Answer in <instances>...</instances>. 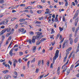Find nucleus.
I'll return each mask as SVG.
<instances>
[{
  "label": "nucleus",
  "mask_w": 79,
  "mask_h": 79,
  "mask_svg": "<svg viewBox=\"0 0 79 79\" xmlns=\"http://www.w3.org/2000/svg\"><path fill=\"white\" fill-rule=\"evenodd\" d=\"M59 54V51L58 50H57L56 51V53L55 54L53 58V61L52 62L54 64L55 60H56V59L58 57V54Z\"/></svg>",
  "instance_id": "f03ea898"
},
{
  "label": "nucleus",
  "mask_w": 79,
  "mask_h": 79,
  "mask_svg": "<svg viewBox=\"0 0 79 79\" xmlns=\"http://www.w3.org/2000/svg\"><path fill=\"white\" fill-rule=\"evenodd\" d=\"M18 27V24H16L14 27V29H17V27Z\"/></svg>",
  "instance_id": "c03bdc74"
},
{
  "label": "nucleus",
  "mask_w": 79,
  "mask_h": 79,
  "mask_svg": "<svg viewBox=\"0 0 79 79\" xmlns=\"http://www.w3.org/2000/svg\"><path fill=\"white\" fill-rule=\"evenodd\" d=\"M40 44V41H38L36 43V45H39Z\"/></svg>",
  "instance_id": "c85d7f7f"
},
{
  "label": "nucleus",
  "mask_w": 79,
  "mask_h": 79,
  "mask_svg": "<svg viewBox=\"0 0 79 79\" xmlns=\"http://www.w3.org/2000/svg\"><path fill=\"white\" fill-rule=\"evenodd\" d=\"M69 40L70 41V44H71V45L73 44V39L71 38V37H70Z\"/></svg>",
  "instance_id": "423d86ee"
},
{
  "label": "nucleus",
  "mask_w": 79,
  "mask_h": 79,
  "mask_svg": "<svg viewBox=\"0 0 79 79\" xmlns=\"http://www.w3.org/2000/svg\"><path fill=\"white\" fill-rule=\"evenodd\" d=\"M35 23L36 24H40L41 23L40 22H39L38 21H36L35 22Z\"/></svg>",
  "instance_id": "58836bf2"
},
{
  "label": "nucleus",
  "mask_w": 79,
  "mask_h": 79,
  "mask_svg": "<svg viewBox=\"0 0 79 79\" xmlns=\"http://www.w3.org/2000/svg\"><path fill=\"white\" fill-rule=\"evenodd\" d=\"M35 59L34 58L31 61V63L35 62Z\"/></svg>",
  "instance_id": "cd10ccee"
},
{
  "label": "nucleus",
  "mask_w": 79,
  "mask_h": 79,
  "mask_svg": "<svg viewBox=\"0 0 79 79\" xmlns=\"http://www.w3.org/2000/svg\"><path fill=\"white\" fill-rule=\"evenodd\" d=\"M13 51L12 50H10V52H9V54L10 55V56H12L13 55Z\"/></svg>",
  "instance_id": "dca6fc26"
},
{
  "label": "nucleus",
  "mask_w": 79,
  "mask_h": 79,
  "mask_svg": "<svg viewBox=\"0 0 79 79\" xmlns=\"http://www.w3.org/2000/svg\"><path fill=\"white\" fill-rule=\"evenodd\" d=\"M72 49V48L70 47L68 49L66 50V51H69H69H71V50Z\"/></svg>",
  "instance_id": "412c9836"
},
{
  "label": "nucleus",
  "mask_w": 79,
  "mask_h": 79,
  "mask_svg": "<svg viewBox=\"0 0 79 79\" xmlns=\"http://www.w3.org/2000/svg\"><path fill=\"white\" fill-rule=\"evenodd\" d=\"M41 63V60H40L38 62V65L39 66H40V63Z\"/></svg>",
  "instance_id": "6ab92c4d"
},
{
  "label": "nucleus",
  "mask_w": 79,
  "mask_h": 79,
  "mask_svg": "<svg viewBox=\"0 0 79 79\" xmlns=\"http://www.w3.org/2000/svg\"><path fill=\"white\" fill-rule=\"evenodd\" d=\"M4 1L3 0H0V3H3Z\"/></svg>",
  "instance_id": "4c0bfd02"
},
{
  "label": "nucleus",
  "mask_w": 79,
  "mask_h": 79,
  "mask_svg": "<svg viewBox=\"0 0 79 79\" xmlns=\"http://www.w3.org/2000/svg\"><path fill=\"white\" fill-rule=\"evenodd\" d=\"M26 20V19H21L19 20V21L20 22H23V21H24Z\"/></svg>",
  "instance_id": "f3484780"
},
{
  "label": "nucleus",
  "mask_w": 79,
  "mask_h": 79,
  "mask_svg": "<svg viewBox=\"0 0 79 79\" xmlns=\"http://www.w3.org/2000/svg\"><path fill=\"white\" fill-rule=\"evenodd\" d=\"M35 34H36V36H34L32 38L31 41L33 43H35V39L38 40V39L39 40L41 38H40V36L42 34V33L37 32H35Z\"/></svg>",
  "instance_id": "f257e3e1"
},
{
  "label": "nucleus",
  "mask_w": 79,
  "mask_h": 79,
  "mask_svg": "<svg viewBox=\"0 0 79 79\" xmlns=\"http://www.w3.org/2000/svg\"><path fill=\"white\" fill-rule=\"evenodd\" d=\"M50 64V61L49 60H48L47 63V64L48 66H49V64Z\"/></svg>",
  "instance_id": "e433bc0d"
},
{
  "label": "nucleus",
  "mask_w": 79,
  "mask_h": 79,
  "mask_svg": "<svg viewBox=\"0 0 79 79\" xmlns=\"http://www.w3.org/2000/svg\"><path fill=\"white\" fill-rule=\"evenodd\" d=\"M67 56H65V57L64 58V62H65V61H66V58H67Z\"/></svg>",
  "instance_id": "393cba45"
},
{
  "label": "nucleus",
  "mask_w": 79,
  "mask_h": 79,
  "mask_svg": "<svg viewBox=\"0 0 79 79\" xmlns=\"http://www.w3.org/2000/svg\"><path fill=\"white\" fill-rule=\"evenodd\" d=\"M22 61V60H21V59H20L18 60V62L19 63H21V61Z\"/></svg>",
  "instance_id": "37998d69"
},
{
  "label": "nucleus",
  "mask_w": 79,
  "mask_h": 79,
  "mask_svg": "<svg viewBox=\"0 0 79 79\" xmlns=\"http://www.w3.org/2000/svg\"><path fill=\"white\" fill-rule=\"evenodd\" d=\"M24 12H27V13H29V10H25L23 11Z\"/></svg>",
  "instance_id": "bf43d9fd"
},
{
  "label": "nucleus",
  "mask_w": 79,
  "mask_h": 79,
  "mask_svg": "<svg viewBox=\"0 0 79 79\" xmlns=\"http://www.w3.org/2000/svg\"><path fill=\"white\" fill-rule=\"evenodd\" d=\"M37 13H38V14H40V13H41V10H38L37 11Z\"/></svg>",
  "instance_id": "79ce46f5"
},
{
  "label": "nucleus",
  "mask_w": 79,
  "mask_h": 79,
  "mask_svg": "<svg viewBox=\"0 0 79 79\" xmlns=\"http://www.w3.org/2000/svg\"><path fill=\"white\" fill-rule=\"evenodd\" d=\"M6 31H7V32H9L10 31H11V28L9 27L8 28H6Z\"/></svg>",
  "instance_id": "f8f14e48"
},
{
  "label": "nucleus",
  "mask_w": 79,
  "mask_h": 79,
  "mask_svg": "<svg viewBox=\"0 0 79 79\" xmlns=\"http://www.w3.org/2000/svg\"><path fill=\"white\" fill-rule=\"evenodd\" d=\"M73 67H74V65L72 64L70 67V69H71V70H72V69H73Z\"/></svg>",
  "instance_id": "c756f323"
},
{
  "label": "nucleus",
  "mask_w": 79,
  "mask_h": 79,
  "mask_svg": "<svg viewBox=\"0 0 79 79\" xmlns=\"http://www.w3.org/2000/svg\"><path fill=\"white\" fill-rule=\"evenodd\" d=\"M30 63V61H29L27 63V66L28 67H29V63Z\"/></svg>",
  "instance_id": "8fccbe9b"
},
{
  "label": "nucleus",
  "mask_w": 79,
  "mask_h": 79,
  "mask_svg": "<svg viewBox=\"0 0 79 79\" xmlns=\"http://www.w3.org/2000/svg\"><path fill=\"white\" fill-rule=\"evenodd\" d=\"M11 34V33H7L6 34L7 37H8V36H9V35H10Z\"/></svg>",
  "instance_id": "5fc2aeb1"
},
{
  "label": "nucleus",
  "mask_w": 79,
  "mask_h": 79,
  "mask_svg": "<svg viewBox=\"0 0 79 79\" xmlns=\"http://www.w3.org/2000/svg\"><path fill=\"white\" fill-rule=\"evenodd\" d=\"M28 10H30L31 9H32V7L31 6H28Z\"/></svg>",
  "instance_id": "864d4df0"
},
{
  "label": "nucleus",
  "mask_w": 79,
  "mask_h": 79,
  "mask_svg": "<svg viewBox=\"0 0 79 79\" xmlns=\"http://www.w3.org/2000/svg\"><path fill=\"white\" fill-rule=\"evenodd\" d=\"M4 39H5V36H4L3 35L2 37V40H4Z\"/></svg>",
  "instance_id": "ea45409f"
},
{
  "label": "nucleus",
  "mask_w": 79,
  "mask_h": 79,
  "mask_svg": "<svg viewBox=\"0 0 79 79\" xmlns=\"http://www.w3.org/2000/svg\"><path fill=\"white\" fill-rule=\"evenodd\" d=\"M66 72H67V75H69V73H70V69H67Z\"/></svg>",
  "instance_id": "ddd939ff"
},
{
  "label": "nucleus",
  "mask_w": 79,
  "mask_h": 79,
  "mask_svg": "<svg viewBox=\"0 0 79 79\" xmlns=\"http://www.w3.org/2000/svg\"><path fill=\"white\" fill-rule=\"evenodd\" d=\"M68 2H66L65 4V6H68Z\"/></svg>",
  "instance_id": "13d9d810"
},
{
  "label": "nucleus",
  "mask_w": 79,
  "mask_h": 79,
  "mask_svg": "<svg viewBox=\"0 0 79 79\" xmlns=\"http://www.w3.org/2000/svg\"><path fill=\"white\" fill-rule=\"evenodd\" d=\"M63 40H64V39H63V40L60 41L59 44H61V43H62V42H63Z\"/></svg>",
  "instance_id": "603ef678"
},
{
  "label": "nucleus",
  "mask_w": 79,
  "mask_h": 79,
  "mask_svg": "<svg viewBox=\"0 0 79 79\" xmlns=\"http://www.w3.org/2000/svg\"><path fill=\"white\" fill-rule=\"evenodd\" d=\"M1 29H4L5 28V26L3 25L1 27Z\"/></svg>",
  "instance_id": "052dcab7"
},
{
  "label": "nucleus",
  "mask_w": 79,
  "mask_h": 79,
  "mask_svg": "<svg viewBox=\"0 0 79 79\" xmlns=\"http://www.w3.org/2000/svg\"><path fill=\"white\" fill-rule=\"evenodd\" d=\"M51 44L52 46H53L55 44V42H51Z\"/></svg>",
  "instance_id": "f704fd0d"
},
{
  "label": "nucleus",
  "mask_w": 79,
  "mask_h": 79,
  "mask_svg": "<svg viewBox=\"0 0 79 79\" xmlns=\"http://www.w3.org/2000/svg\"><path fill=\"white\" fill-rule=\"evenodd\" d=\"M55 22H57L58 21V18H55Z\"/></svg>",
  "instance_id": "c9c22d12"
},
{
  "label": "nucleus",
  "mask_w": 79,
  "mask_h": 79,
  "mask_svg": "<svg viewBox=\"0 0 79 79\" xmlns=\"http://www.w3.org/2000/svg\"><path fill=\"white\" fill-rule=\"evenodd\" d=\"M8 63H9V64H10V66H11V64H12V62H11V61H10V60H9Z\"/></svg>",
  "instance_id": "2f4dec72"
},
{
  "label": "nucleus",
  "mask_w": 79,
  "mask_h": 79,
  "mask_svg": "<svg viewBox=\"0 0 79 79\" xmlns=\"http://www.w3.org/2000/svg\"><path fill=\"white\" fill-rule=\"evenodd\" d=\"M65 46V44H64V43L62 45V48H64Z\"/></svg>",
  "instance_id": "680f3d73"
},
{
  "label": "nucleus",
  "mask_w": 79,
  "mask_h": 79,
  "mask_svg": "<svg viewBox=\"0 0 79 79\" xmlns=\"http://www.w3.org/2000/svg\"><path fill=\"white\" fill-rule=\"evenodd\" d=\"M23 54V52H19V55H20V56L22 55Z\"/></svg>",
  "instance_id": "4d7b16f0"
},
{
  "label": "nucleus",
  "mask_w": 79,
  "mask_h": 79,
  "mask_svg": "<svg viewBox=\"0 0 79 79\" xmlns=\"http://www.w3.org/2000/svg\"><path fill=\"white\" fill-rule=\"evenodd\" d=\"M79 10H77V11L76 12V13L74 17L73 18V19H75V18H76V16H77V15H78V13H79Z\"/></svg>",
  "instance_id": "39448f33"
},
{
  "label": "nucleus",
  "mask_w": 79,
  "mask_h": 79,
  "mask_svg": "<svg viewBox=\"0 0 79 79\" xmlns=\"http://www.w3.org/2000/svg\"><path fill=\"white\" fill-rule=\"evenodd\" d=\"M14 28H12V30H11L10 31V34H13V32H14Z\"/></svg>",
  "instance_id": "a878e982"
},
{
  "label": "nucleus",
  "mask_w": 79,
  "mask_h": 79,
  "mask_svg": "<svg viewBox=\"0 0 79 79\" xmlns=\"http://www.w3.org/2000/svg\"><path fill=\"white\" fill-rule=\"evenodd\" d=\"M16 19V18H13L11 19V21H13L14 20H15Z\"/></svg>",
  "instance_id": "09e8293b"
},
{
  "label": "nucleus",
  "mask_w": 79,
  "mask_h": 79,
  "mask_svg": "<svg viewBox=\"0 0 79 79\" xmlns=\"http://www.w3.org/2000/svg\"><path fill=\"white\" fill-rule=\"evenodd\" d=\"M38 8H42L43 7L42 6H40V5H38L37 6Z\"/></svg>",
  "instance_id": "473e14b6"
},
{
  "label": "nucleus",
  "mask_w": 79,
  "mask_h": 79,
  "mask_svg": "<svg viewBox=\"0 0 79 79\" xmlns=\"http://www.w3.org/2000/svg\"><path fill=\"white\" fill-rule=\"evenodd\" d=\"M46 40V39L45 38H42L41 40H40V42H43L44 40Z\"/></svg>",
  "instance_id": "5701e85b"
},
{
  "label": "nucleus",
  "mask_w": 79,
  "mask_h": 79,
  "mask_svg": "<svg viewBox=\"0 0 79 79\" xmlns=\"http://www.w3.org/2000/svg\"><path fill=\"white\" fill-rule=\"evenodd\" d=\"M65 44H66V45H68V40H66L64 42V43Z\"/></svg>",
  "instance_id": "a211bd4d"
},
{
  "label": "nucleus",
  "mask_w": 79,
  "mask_h": 79,
  "mask_svg": "<svg viewBox=\"0 0 79 79\" xmlns=\"http://www.w3.org/2000/svg\"><path fill=\"white\" fill-rule=\"evenodd\" d=\"M8 72V70H4L2 71L3 73L4 74H6V73H7Z\"/></svg>",
  "instance_id": "2eb2a0df"
},
{
  "label": "nucleus",
  "mask_w": 79,
  "mask_h": 79,
  "mask_svg": "<svg viewBox=\"0 0 79 79\" xmlns=\"http://www.w3.org/2000/svg\"><path fill=\"white\" fill-rule=\"evenodd\" d=\"M79 65V63H78L76 65V66H75V68H76V67H77Z\"/></svg>",
  "instance_id": "69168bd1"
},
{
  "label": "nucleus",
  "mask_w": 79,
  "mask_h": 79,
  "mask_svg": "<svg viewBox=\"0 0 79 79\" xmlns=\"http://www.w3.org/2000/svg\"><path fill=\"white\" fill-rule=\"evenodd\" d=\"M8 21H9L8 20H5L4 21L0 23V25H1V24H3V25H6V24H8Z\"/></svg>",
  "instance_id": "7ed1b4c3"
},
{
  "label": "nucleus",
  "mask_w": 79,
  "mask_h": 79,
  "mask_svg": "<svg viewBox=\"0 0 79 79\" xmlns=\"http://www.w3.org/2000/svg\"><path fill=\"white\" fill-rule=\"evenodd\" d=\"M77 40H78L77 38H75L74 40V42H75V43H76V42H77Z\"/></svg>",
  "instance_id": "b1692460"
},
{
  "label": "nucleus",
  "mask_w": 79,
  "mask_h": 79,
  "mask_svg": "<svg viewBox=\"0 0 79 79\" xmlns=\"http://www.w3.org/2000/svg\"><path fill=\"white\" fill-rule=\"evenodd\" d=\"M44 75H41L40 76V79H42V77H44Z\"/></svg>",
  "instance_id": "0e129e2a"
},
{
  "label": "nucleus",
  "mask_w": 79,
  "mask_h": 79,
  "mask_svg": "<svg viewBox=\"0 0 79 79\" xmlns=\"http://www.w3.org/2000/svg\"><path fill=\"white\" fill-rule=\"evenodd\" d=\"M68 62H69V59H68V60H67V61L66 62V63L65 64H64V65H63L62 67V69H63V68L64 67V66H66V65H67V64H68Z\"/></svg>",
  "instance_id": "9b49d317"
},
{
  "label": "nucleus",
  "mask_w": 79,
  "mask_h": 79,
  "mask_svg": "<svg viewBox=\"0 0 79 79\" xmlns=\"http://www.w3.org/2000/svg\"><path fill=\"white\" fill-rule=\"evenodd\" d=\"M59 29H60V31H63V28H61L60 27H59Z\"/></svg>",
  "instance_id": "de8ad7c7"
},
{
  "label": "nucleus",
  "mask_w": 79,
  "mask_h": 79,
  "mask_svg": "<svg viewBox=\"0 0 79 79\" xmlns=\"http://www.w3.org/2000/svg\"><path fill=\"white\" fill-rule=\"evenodd\" d=\"M24 31V29L23 28L22 29H19L18 30V32H23V31Z\"/></svg>",
  "instance_id": "1a4fd4ad"
},
{
  "label": "nucleus",
  "mask_w": 79,
  "mask_h": 79,
  "mask_svg": "<svg viewBox=\"0 0 79 79\" xmlns=\"http://www.w3.org/2000/svg\"><path fill=\"white\" fill-rule=\"evenodd\" d=\"M33 47V52H35L36 50V46H34Z\"/></svg>",
  "instance_id": "4468645a"
},
{
  "label": "nucleus",
  "mask_w": 79,
  "mask_h": 79,
  "mask_svg": "<svg viewBox=\"0 0 79 79\" xmlns=\"http://www.w3.org/2000/svg\"><path fill=\"white\" fill-rule=\"evenodd\" d=\"M5 79H8V76H6L4 77Z\"/></svg>",
  "instance_id": "a19ab883"
},
{
  "label": "nucleus",
  "mask_w": 79,
  "mask_h": 79,
  "mask_svg": "<svg viewBox=\"0 0 79 79\" xmlns=\"http://www.w3.org/2000/svg\"><path fill=\"white\" fill-rule=\"evenodd\" d=\"M6 31V28L3 29L0 32V35H3V34H4V33H5V32Z\"/></svg>",
  "instance_id": "20e7f679"
},
{
  "label": "nucleus",
  "mask_w": 79,
  "mask_h": 79,
  "mask_svg": "<svg viewBox=\"0 0 79 79\" xmlns=\"http://www.w3.org/2000/svg\"><path fill=\"white\" fill-rule=\"evenodd\" d=\"M78 21H79V18H77L75 20V26H77V23H78Z\"/></svg>",
  "instance_id": "6e6552de"
},
{
  "label": "nucleus",
  "mask_w": 79,
  "mask_h": 79,
  "mask_svg": "<svg viewBox=\"0 0 79 79\" xmlns=\"http://www.w3.org/2000/svg\"><path fill=\"white\" fill-rule=\"evenodd\" d=\"M72 31L73 32H74V31H75V27H73L72 28Z\"/></svg>",
  "instance_id": "3c124183"
},
{
  "label": "nucleus",
  "mask_w": 79,
  "mask_h": 79,
  "mask_svg": "<svg viewBox=\"0 0 79 79\" xmlns=\"http://www.w3.org/2000/svg\"><path fill=\"white\" fill-rule=\"evenodd\" d=\"M66 56H68V55L69 53V51H66Z\"/></svg>",
  "instance_id": "bb28decb"
},
{
  "label": "nucleus",
  "mask_w": 79,
  "mask_h": 79,
  "mask_svg": "<svg viewBox=\"0 0 79 79\" xmlns=\"http://www.w3.org/2000/svg\"><path fill=\"white\" fill-rule=\"evenodd\" d=\"M50 67H51V68H53V63H52L51 64Z\"/></svg>",
  "instance_id": "774afa93"
},
{
  "label": "nucleus",
  "mask_w": 79,
  "mask_h": 79,
  "mask_svg": "<svg viewBox=\"0 0 79 79\" xmlns=\"http://www.w3.org/2000/svg\"><path fill=\"white\" fill-rule=\"evenodd\" d=\"M29 33L31 35H34V32L32 31H30Z\"/></svg>",
  "instance_id": "4be33fe9"
},
{
  "label": "nucleus",
  "mask_w": 79,
  "mask_h": 79,
  "mask_svg": "<svg viewBox=\"0 0 79 79\" xmlns=\"http://www.w3.org/2000/svg\"><path fill=\"white\" fill-rule=\"evenodd\" d=\"M28 42H29V43L30 44H32V42L31 41V40L30 39L28 40Z\"/></svg>",
  "instance_id": "49530a36"
},
{
  "label": "nucleus",
  "mask_w": 79,
  "mask_h": 79,
  "mask_svg": "<svg viewBox=\"0 0 79 79\" xmlns=\"http://www.w3.org/2000/svg\"><path fill=\"white\" fill-rule=\"evenodd\" d=\"M20 6H25V4H22L20 5Z\"/></svg>",
  "instance_id": "6e6d98bb"
},
{
  "label": "nucleus",
  "mask_w": 79,
  "mask_h": 79,
  "mask_svg": "<svg viewBox=\"0 0 79 79\" xmlns=\"http://www.w3.org/2000/svg\"><path fill=\"white\" fill-rule=\"evenodd\" d=\"M79 51V47H77L76 52H78Z\"/></svg>",
  "instance_id": "a18cd8bd"
},
{
  "label": "nucleus",
  "mask_w": 79,
  "mask_h": 79,
  "mask_svg": "<svg viewBox=\"0 0 79 79\" xmlns=\"http://www.w3.org/2000/svg\"><path fill=\"white\" fill-rule=\"evenodd\" d=\"M39 69H36V71H35V73H38L39 72Z\"/></svg>",
  "instance_id": "aec40b11"
},
{
  "label": "nucleus",
  "mask_w": 79,
  "mask_h": 79,
  "mask_svg": "<svg viewBox=\"0 0 79 79\" xmlns=\"http://www.w3.org/2000/svg\"><path fill=\"white\" fill-rule=\"evenodd\" d=\"M59 3L60 5H61V4H63L64 3L63 2H59Z\"/></svg>",
  "instance_id": "e2e57ef3"
},
{
  "label": "nucleus",
  "mask_w": 79,
  "mask_h": 79,
  "mask_svg": "<svg viewBox=\"0 0 79 79\" xmlns=\"http://www.w3.org/2000/svg\"><path fill=\"white\" fill-rule=\"evenodd\" d=\"M14 74L15 75V76H18V73L17 72H16V71H15L14 72Z\"/></svg>",
  "instance_id": "72a5a7b5"
},
{
  "label": "nucleus",
  "mask_w": 79,
  "mask_h": 79,
  "mask_svg": "<svg viewBox=\"0 0 79 79\" xmlns=\"http://www.w3.org/2000/svg\"><path fill=\"white\" fill-rule=\"evenodd\" d=\"M18 61L17 60H15L13 62V65L14 67H15L16 66V63H18Z\"/></svg>",
  "instance_id": "0eeeda50"
},
{
  "label": "nucleus",
  "mask_w": 79,
  "mask_h": 79,
  "mask_svg": "<svg viewBox=\"0 0 79 79\" xmlns=\"http://www.w3.org/2000/svg\"><path fill=\"white\" fill-rule=\"evenodd\" d=\"M55 32V31H54V30L52 29L51 30V34H53Z\"/></svg>",
  "instance_id": "7c9ffc66"
},
{
  "label": "nucleus",
  "mask_w": 79,
  "mask_h": 79,
  "mask_svg": "<svg viewBox=\"0 0 79 79\" xmlns=\"http://www.w3.org/2000/svg\"><path fill=\"white\" fill-rule=\"evenodd\" d=\"M41 2L43 3H45V0H41Z\"/></svg>",
  "instance_id": "338daca9"
},
{
  "label": "nucleus",
  "mask_w": 79,
  "mask_h": 79,
  "mask_svg": "<svg viewBox=\"0 0 79 79\" xmlns=\"http://www.w3.org/2000/svg\"><path fill=\"white\" fill-rule=\"evenodd\" d=\"M68 69V67L66 66H65L64 68V70L62 71V73H63L64 72H65L66 70H67V69Z\"/></svg>",
  "instance_id": "9d476101"
}]
</instances>
